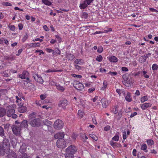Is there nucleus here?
Returning a JSON list of instances; mask_svg holds the SVG:
<instances>
[{"label": "nucleus", "mask_w": 158, "mask_h": 158, "mask_svg": "<svg viewBox=\"0 0 158 158\" xmlns=\"http://www.w3.org/2000/svg\"><path fill=\"white\" fill-rule=\"evenodd\" d=\"M56 145L59 148H64L66 146V141L64 139H58L56 142Z\"/></svg>", "instance_id": "20e7f679"}, {"label": "nucleus", "mask_w": 158, "mask_h": 158, "mask_svg": "<svg viewBox=\"0 0 158 158\" xmlns=\"http://www.w3.org/2000/svg\"><path fill=\"white\" fill-rule=\"evenodd\" d=\"M103 59V58L102 56L101 55H99L98 56H97L96 60L98 61V62H101Z\"/></svg>", "instance_id": "72a5a7b5"}, {"label": "nucleus", "mask_w": 158, "mask_h": 158, "mask_svg": "<svg viewBox=\"0 0 158 158\" xmlns=\"http://www.w3.org/2000/svg\"><path fill=\"white\" fill-rule=\"evenodd\" d=\"M43 123L44 125H51V122L47 119H45L43 121Z\"/></svg>", "instance_id": "7c9ffc66"}, {"label": "nucleus", "mask_w": 158, "mask_h": 158, "mask_svg": "<svg viewBox=\"0 0 158 158\" xmlns=\"http://www.w3.org/2000/svg\"><path fill=\"white\" fill-rule=\"evenodd\" d=\"M43 28L46 31H48L49 29L46 25H44L43 27Z\"/></svg>", "instance_id": "bf43d9fd"}, {"label": "nucleus", "mask_w": 158, "mask_h": 158, "mask_svg": "<svg viewBox=\"0 0 158 158\" xmlns=\"http://www.w3.org/2000/svg\"><path fill=\"white\" fill-rule=\"evenodd\" d=\"M110 145L113 148H115L118 146V145H119L116 142H114V141L111 140L110 141Z\"/></svg>", "instance_id": "a878e982"}, {"label": "nucleus", "mask_w": 158, "mask_h": 158, "mask_svg": "<svg viewBox=\"0 0 158 158\" xmlns=\"http://www.w3.org/2000/svg\"><path fill=\"white\" fill-rule=\"evenodd\" d=\"M74 67L75 69L78 70H80L81 69V67L79 66V65L77 64H75Z\"/></svg>", "instance_id": "603ef678"}, {"label": "nucleus", "mask_w": 158, "mask_h": 158, "mask_svg": "<svg viewBox=\"0 0 158 158\" xmlns=\"http://www.w3.org/2000/svg\"><path fill=\"white\" fill-rule=\"evenodd\" d=\"M33 77L35 80L39 83L41 84L43 83L44 81L42 78L38 74H34Z\"/></svg>", "instance_id": "6e6552de"}, {"label": "nucleus", "mask_w": 158, "mask_h": 158, "mask_svg": "<svg viewBox=\"0 0 158 158\" xmlns=\"http://www.w3.org/2000/svg\"><path fill=\"white\" fill-rule=\"evenodd\" d=\"M27 110V107L24 106L19 107L18 109V111L20 113H24Z\"/></svg>", "instance_id": "6ab92c4d"}, {"label": "nucleus", "mask_w": 158, "mask_h": 158, "mask_svg": "<svg viewBox=\"0 0 158 158\" xmlns=\"http://www.w3.org/2000/svg\"><path fill=\"white\" fill-rule=\"evenodd\" d=\"M148 99V97L147 96H145L142 97L140 99V101L142 103H143L147 101Z\"/></svg>", "instance_id": "393cba45"}, {"label": "nucleus", "mask_w": 158, "mask_h": 158, "mask_svg": "<svg viewBox=\"0 0 158 158\" xmlns=\"http://www.w3.org/2000/svg\"><path fill=\"white\" fill-rule=\"evenodd\" d=\"M45 50L47 52H48L49 53H51L52 52H53V50L52 49H50V48H46Z\"/></svg>", "instance_id": "0e129e2a"}, {"label": "nucleus", "mask_w": 158, "mask_h": 158, "mask_svg": "<svg viewBox=\"0 0 158 158\" xmlns=\"http://www.w3.org/2000/svg\"><path fill=\"white\" fill-rule=\"evenodd\" d=\"M108 74L113 77L117 75L118 73L116 72H111V71H110L108 73Z\"/></svg>", "instance_id": "58836bf2"}, {"label": "nucleus", "mask_w": 158, "mask_h": 158, "mask_svg": "<svg viewBox=\"0 0 158 158\" xmlns=\"http://www.w3.org/2000/svg\"><path fill=\"white\" fill-rule=\"evenodd\" d=\"M103 51V48L102 47L100 46L98 47L97 50V52L99 53H101Z\"/></svg>", "instance_id": "3c124183"}, {"label": "nucleus", "mask_w": 158, "mask_h": 158, "mask_svg": "<svg viewBox=\"0 0 158 158\" xmlns=\"http://www.w3.org/2000/svg\"><path fill=\"white\" fill-rule=\"evenodd\" d=\"M87 6V4L85 1L83 3L81 4L80 6V7L81 9H84Z\"/></svg>", "instance_id": "c756f323"}, {"label": "nucleus", "mask_w": 158, "mask_h": 158, "mask_svg": "<svg viewBox=\"0 0 158 158\" xmlns=\"http://www.w3.org/2000/svg\"><path fill=\"white\" fill-rule=\"evenodd\" d=\"M56 86L57 89L61 92H63L65 89L64 87L60 85H56Z\"/></svg>", "instance_id": "412c9836"}, {"label": "nucleus", "mask_w": 158, "mask_h": 158, "mask_svg": "<svg viewBox=\"0 0 158 158\" xmlns=\"http://www.w3.org/2000/svg\"><path fill=\"white\" fill-rule=\"evenodd\" d=\"M158 67L157 64H153L152 67V69L153 70H156L158 69Z\"/></svg>", "instance_id": "ea45409f"}, {"label": "nucleus", "mask_w": 158, "mask_h": 158, "mask_svg": "<svg viewBox=\"0 0 158 158\" xmlns=\"http://www.w3.org/2000/svg\"><path fill=\"white\" fill-rule=\"evenodd\" d=\"M88 17V14L86 12H83L81 15V17L82 18L86 19Z\"/></svg>", "instance_id": "c9c22d12"}, {"label": "nucleus", "mask_w": 158, "mask_h": 158, "mask_svg": "<svg viewBox=\"0 0 158 158\" xmlns=\"http://www.w3.org/2000/svg\"><path fill=\"white\" fill-rule=\"evenodd\" d=\"M123 137L124 140H125L127 138V133L125 131H124L123 132Z\"/></svg>", "instance_id": "864d4df0"}, {"label": "nucleus", "mask_w": 158, "mask_h": 158, "mask_svg": "<svg viewBox=\"0 0 158 158\" xmlns=\"http://www.w3.org/2000/svg\"><path fill=\"white\" fill-rule=\"evenodd\" d=\"M95 90V88L93 87L89 89L88 90V92L89 93H92Z\"/></svg>", "instance_id": "8fccbe9b"}, {"label": "nucleus", "mask_w": 158, "mask_h": 158, "mask_svg": "<svg viewBox=\"0 0 158 158\" xmlns=\"http://www.w3.org/2000/svg\"><path fill=\"white\" fill-rule=\"evenodd\" d=\"M58 71L61 72V71L60 70H54V69H49L46 71L45 72L46 73H50V72H57Z\"/></svg>", "instance_id": "a19ab883"}, {"label": "nucleus", "mask_w": 158, "mask_h": 158, "mask_svg": "<svg viewBox=\"0 0 158 158\" xmlns=\"http://www.w3.org/2000/svg\"><path fill=\"white\" fill-rule=\"evenodd\" d=\"M121 70L123 71L127 72L128 70L127 68L125 67H122L121 69Z\"/></svg>", "instance_id": "5fc2aeb1"}, {"label": "nucleus", "mask_w": 158, "mask_h": 158, "mask_svg": "<svg viewBox=\"0 0 158 158\" xmlns=\"http://www.w3.org/2000/svg\"><path fill=\"white\" fill-rule=\"evenodd\" d=\"M64 136V134L63 132H59L57 133L54 136V138L56 139H63Z\"/></svg>", "instance_id": "f8f14e48"}, {"label": "nucleus", "mask_w": 158, "mask_h": 158, "mask_svg": "<svg viewBox=\"0 0 158 158\" xmlns=\"http://www.w3.org/2000/svg\"><path fill=\"white\" fill-rule=\"evenodd\" d=\"M94 0H85L87 5H89Z\"/></svg>", "instance_id": "13d9d810"}, {"label": "nucleus", "mask_w": 158, "mask_h": 158, "mask_svg": "<svg viewBox=\"0 0 158 158\" xmlns=\"http://www.w3.org/2000/svg\"><path fill=\"white\" fill-rule=\"evenodd\" d=\"M4 134V131L3 128L0 126V135L3 136Z\"/></svg>", "instance_id": "de8ad7c7"}, {"label": "nucleus", "mask_w": 158, "mask_h": 158, "mask_svg": "<svg viewBox=\"0 0 158 158\" xmlns=\"http://www.w3.org/2000/svg\"><path fill=\"white\" fill-rule=\"evenodd\" d=\"M29 73L27 71H24L23 72L22 74H20L19 75V77L20 78L22 79H25L26 77V79L28 81H29V79L27 77Z\"/></svg>", "instance_id": "9d476101"}, {"label": "nucleus", "mask_w": 158, "mask_h": 158, "mask_svg": "<svg viewBox=\"0 0 158 158\" xmlns=\"http://www.w3.org/2000/svg\"><path fill=\"white\" fill-rule=\"evenodd\" d=\"M40 98L41 100H43L46 97L45 95L41 94L40 96Z\"/></svg>", "instance_id": "052dcab7"}, {"label": "nucleus", "mask_w": 158, "mask_h": 158, "mask_svg": "<svg viewBox=\"0 0 158 158\" xmlns=\"http://www.w3.org/2000/svg\"><path fill=\"white\" fill-rule=\"evenodd\" d=\"M15 98L16 99V102L18 103H20L22 100L21 97H19L18 96H15Z\"/></svg>", "instance_id": "c03bdc74"}, {"label": "nucleus", "mask_w": 158, "mask_h": 158, "mask_svg": "<svg viewBox=\"0 0 158 158\" xmlns=\"http://www.w3.org/2000/svg\"><path fill=\"white\" fill-rule=\"evenodd\" d=\"M76 147L73 145L69 146L66 149V158H73V154L77 151Z\"/></svg>", "instance_id": "7ed1b4c3"}, {"label": "nucleus", "mask_w": 158, "mask_h": 158, "mask_svg": "<svg viewBox=\"0 0 158 158\" xmlns=\"http://www.w3.org/2000/svg\"><path fill=\"white\" fill-rule=\"evenodd\" d=\"M67 101L65 99H63L59 102V106L60 107H61L63 109L65 108V107L67 105Z\"/></svg>", "instance_id": "1a4fd4ad"}, {"label": "nucleus", "mask_w": 158, "mask_h": 158, "mask_svg": "<svg viewBox=\"0 0 158 158\" xmlns=\"http://www.w3.org/2000/svg\"><path fill=\"white\" fill-rule=\"evenodd\" d=\"M28 37V35L27 34H25L22 39L23 42H24L27 40Z\"/></svg>", "instance_id": "a18cd8bd"}, {"label": "nucleus", "mask_w": 158, "mask_h": 158, "mask_svg": "<svg viewBox=\"0 0 158 158\" xmlns=\"http://www.w3.org/2000/svg\"><path fill=\"white\" fill-rule=\"evenodd\" d=\"M74 86L78 90H81L84 88L83 85L80 82L76 81L74 82Z\"/></svg>", "instance_id": "423d86ee"}, {"label": "nucleus", "mask_w": 158, "mask_h": 158, "mask_svg": "<svg viewBox=\"0 0 158 158\" xmlns=\"http://www.w3.org/2000/svg\"><path fill=\"white\" fill-rule=\"evenodd\" d=\"M10 143L8 140L4 139L2 144H0V155H4L5 153L8 154L10 151Z\"/></svg>", "instance_id": "f257e3e1"}, {"label": "nucleus", "mask_w": 158, "mask_h": 158, "mask_svg": "<svg viewBox=\"0 0 158 158\" xmlns=\"http://www.w3.org/2000/svg\"><path fill=\"white\" fill-rule=\"evenodd\" d=\"M17 155L15 152L13 151H11L7 156V158H16Z\"/></svg>", "instance_id": "f3484780"}, {"label": "nucleus", "mask_w": 158, "mask_h": 158, "mask_svg": "<svg viewBox=\"0 0 158 158\" xmlns=\"http://www.w3.org/2000/svg\"><path fill=\"white\" fill-rule=\"evenodd\" d=\"M132 154L134 156H136V151L135 149H134L133 150L132 152Z\"/></svg>", "instance_id": "338daca9"}, {"label": "nucleus", "mask_w": 158, "mask_h": 158, "mask_svg": "<svg viewBox=\"0 0 158 158\" xmlns=\"http://www.w3.org/2000/svg\"><path fill=\"white\" fill-rule=\"evenodd\" d=\"M60 52L59 49H56L55 51L53 52L52 54L53 55H55L56 54H60Z\"/></svg>", "instance_id": "79ce46f5"}, {"label": "nucleus", "mask_w": 158, "mask_h": 158, "mask_svg": "<svg viewBox=\"0 0 158 158\" xmlns=\"http://www.w3.org/2000/svg\"><path fill=\"white\" fill-rule=\"evenodd\" d=\"M3 5H5L6 6H11L12 5L11 4L8 2H4Z\"/></svg>", "instance_id": "e2e57ef3"}, {"label": "nucleus", "mask_w": 158, "mask_h": 158, "mask_svg": "<svg viewBox=\"0 0 158 158\" xmlns=\"http://www.w3.org/2000/svg\"><path fill=\"white\" fill-rule=\"evenodd\" d=\"M63 126V123L62 121L58 119L54 122V127L56 129H60Z\"/></svg>", "instance_id": "39448f33"}, {"label": "nucleus", "mask_w": 158, "mask_h": 158, "mask_svg": "<svg viewBox=\"0 0 158 158\" xmlns=\"http://www.w3.org/2000/svg\"><path fill=\"white\" fill-rule=\"evenodd\" d=\"M107 59L111 62L116 63L118 61V59L115 56H111L107 57Z\"/></svg>", "instance_id": "4468645a"}, {"label": "nucleus", "mask_w": 158, "mask_h": 158, "mask_svg": "<svg viewBox=\"0 0 158 158\" xmlns=\"http://www.w3.org/2000/svg\"><path fill=\"white\" fill-rule=\"evenodd\" d=\"M66 57L67 59L70 60H73L75 58L74 56L71 54H67Z\"/></svg>", "instance_id": "4be33fe9"}, {"label": "nucleus", "mask_w": 158, "mask_h": 158, "mask_svg": "<svg viewBox=\"0 0 158 158\" xmlns=\"http://www.w3.org/2000/svg\"><path fill=\"white\" fill-rule=\"evenodd\" d=\"M49 84L53 86L56 85H57L56 84V83L53 81H50L49 82Z\"/></svg>", "instance_id": "680f3d73"}, {"label": "nucleus", "mask_w": 158, "mask_h": 158, "mask_svg": "<svg viewBox=\"0 0 158 158\" xmlns=\"http://www.w3.org/2000/svg\"><path fill=\"white\" fill-rule=\"evenodd\" d=\"M15 113V110L14 109H11V113H10L8 111L7 113V116L9 117L12 116V118L15 119L17 118V115L16 114H14Z\"/></svg>", "instance_id": "ddd939ff"}, {"label": "nucleus", "mask_w": 158, "mask_h": 158, "mask_svg": "<svg viewBox=\"0 0 158 158\" xmlns=\"http://www.w3.org/2000/svg\"><path fill=\"white\" fill-rule=\"evenodd\" d=\"M74 63L76 64L79 65H82L84 64V60L79 59H76L74 61Z\"/></svg>", "instance_id": "a211bd4d"}, {"label": "nucleus", "mask_w": 158, "mask_h": 158, "mask_svg": "<svg viewBox=\"0 0 158 158\" xmlns=\"http://www.w3.org/2000/svg\"><path fill=\"white\" fill-rule=\"evenodd\" d=\"M152 106V104L150 103H145L142 105L141 108L143 110H145L148 108Z\"/></svg>", "instance_id": "dca6fc26"}, {"label": "nucleus", "mask_w": 158, "mask_h": 158, "mask_svg": "<svg viewBox=\"0 0 158 158\" xmlns=\"http://www.w3.org/2000/svg\"><path fill=\"white\" fill-rule=\"evenodd\" d=\"M71 76L74 77H77L78 78H81L82 77V76L80 75H77L73 73L71 74Z\"/></svg>", "instance_id": "4c0bfd02"}, {"label": "nucleus", "mask_w": 158, "mask_h": 158, "mask_svg": "<svg viewBox=\"0 0 158 158\" xmlns=\"http://www.w3.org/2000/svg\"><path fill=\"white\" fill-rule=\"evenodd\" d=\"M42 2L45 5L50 6L51 4V2L48 0H42Z\"/></svg>", "instance_id": "c85d7f7f"}, {"label": "nucleus", "mask_w": 158, "mask_h": 158, "mask_svg": "<svg viewBox=\"0 0 158 158\" xmlns=\"http://www.w3.org/2000/svg\"><path fill=\"white\" fill-rule=\"evenodd\" d=\"M5 39L4 38H2L0 39V44H3L4 43V40Z\"/></svg>", "instance_id": "69168bd1"}, {"label": "nucleus", "mask_w": 158, "mask_h": 158, "mask_svg": "<svg viewBox=\"0 0 158 158\" xmlns=\"http://www.w3.org/2000/svg\"><path fill=\"white\" fill-rule=\"evenodd\" d=\"M147 72L145 71H143L142 72V73L143 75L144 76L145 78H148L149 77V76L148 75L146 74Z\"/></svg>", "instance_id": "49530a36"}, {"label": "nucleus", "mask_w": 158, "mask_h": 158, "mask_svg": "<svg viewBox=\"0 0 158 158\" xmlns=\"http://www.w3.org/2000/svg\"><path fill=\"white\" fill-rule=\"evenodd\" d=\"M147 146L146 144L143 143L141 146V149L143 150L145 152H147L148 151L147 150Z\"/></svg>", "instance_id": "b1692460"}, {"label": "nucleus", "mask_w": 158, "mask_h": 158, "mask_svg": "<svg viewBox=\"0 0 158 158\" xmlns=\"http://www.w3.org/2000/svg\"><path fill=\"white\" fill-rule=\"evenodd\" d=\"M23 50L22 49H19L18 52V53L16 54V55L17 56H19L20 55V54H21V52H22Z\"/></svg>", "instance_id": "774afa93"}, {"label": "nucleus", "mask_w": 158, "mask_h": 158, "mask_svg": "<svg viewBox=\"0 0 158 158\" xmlns=\"http://www.w3.org/2000/svg\"><path fill=\"white\" fill-rule=\"evenodd\" d=\"M84 114L83 112L81 110H79L78 112V115L79 117L80 118H82L83 117Z\"/></svg>", "instance_id": "f704fd0d"}, {"label": "nucleus", "mask_w": 158, "mask_h": 158, "mask_svg": "<svg viewBox=\"0 0 158 158\" xmlns=\"http://www.w3.org/2000/svg\"><path fill=\"white\" fill-rule=\"evenodd\" d=\"M148 144L149 146H152L154 143V141L152 139H148L147 141Z\"/></svg>", "instance_id": "2f4dec72"}, {"label": "nucleus", "mask_w": 158, "mask_h": 158, "mask_svg": "<svg viewBox=\"0 0 158 158\" xmlns=\"http://www.w3.org/2000/svg\"><path fill=\"white\" fill-rule=\"evenodd\" d=\"M12 129L14 134L16 135L20 134L21 130L20 127L14 125L12 127Z\"/></svg>", "instance_id": "0eeeda50"}, {"label": "nucleus", "mask_w": 158, "mask_h": 158, "mask_svg": "<svg viewBox=\"0 0 158 158\" xmlns=\"http://www.w3.org/2000/svg\"><path fill=\"white\" fill-rule=\"evenodd\" d=\"M36 113H32L29 115V124L33 127H38L41 124L40 120L35 117Z\"/></svg>", "instance_id": "f03ea898"}, {"label": "nucleus", "mask_w": 158, "mask_h": 158, "mask_svg": "<svg viewBox=\"0 0 158 158\" xmlns=\"http://www.w3.org/2000/svg\"><path fill=\"white\" fill-rule=\"evenodd\" d=\"M55 37L57 39V40L60 43L61 41V38L58 35H55Z\"/></svg>", "instance_id": "37998d69"}, {"label": "nucleus", "mask_w": 158, "mask_h": 158, "mask_svg": "<svg viewBox=\"0 0 158 158\" xmlns=\"http://www.w3.org/2000/svg\"><path fill=\"white\" fill-rule=\"evenodd\" d=\"M118 107L117 106H115L111 110V111L114 114H116L118 112Z\"/></svg>", "instance_id": "bb28decb"}, {"label": "nucleus", "mask_w": 158, "mask_h": 158, "mask_svg": "<svg viewBox=\"0 0 158 158\" xmlns=\"http://www.w3.org/2000/svg\"><path fill=\"white\" fill-rule=\"evenodd\" d=\"M26 47L28 48H35L37 47H40V43H35L32 44H26Z\"/></svg>", "instance_id": "9b49d317"}, {"label": "nucleus", "mask_w": 158, "mask_h": 158, "mask_svg": "<svg viewBox=\"0 0 158 158\" xmlns=\"http://www.w3.org/2000/svg\"><path fill=\"white\" fill-rule=\"evenodd\" d=\"M8 111L7 112V114L8 113V112H9L10 113H11V109H14V107H12L11 106H9L8 107Z\"/></svg>", "instance_id": "6e6d98bb"}, {"label": "nucleus", "mask_w": 158, "mask_h": 158, "mask_svg": "<svg viewBox=\"0 0 158 158\" xmlns=\"http://www.w3.org/2000/svg\"><path fill=\"white\" fill-rule=\"evenodd\" d=\"M21 127H27L28 126L27 121L26 120H24L21 123Z\"/></svg>", "instance_id": "cd10ccee"}, {"label": "nucleus", "mask_w": 158, "mask_h": 158, "mask_svg": "<svg viewBox=\"0 0 158 158\" xmlns=\"http://www.w3.org/2000/svg\"><path fill=\"white\" fill-rule=\"evenodd\" d=\"M119 137L118 135H115L112 138V140L115 141H118L119 140Z\"/></svg>", "instance_id": "e433bc0d"}, {"label": "nucleus", "mask_w": 158, "mask_h": 158, "mask_svg": "<svg viewBox=\"0 0 158 158\" xmlns=\"http://www.w3.org/2000/svg\"><path fill=\"white\" fill-rule=\"evenodd\" d=\"M6 113V110L2 108H0V117L4 116Z\"/></svg>", "instance_id": "aec40b11"}, {"label": "nucleus", "mask_w": 158, "mask_h": 158, "mask_svg": "<svg viewBox=\"0 0 158 158\" xmlns=\"http://www.w3.org/2000/svg\"><path fill=\"white\" fill-rule=\"evenodd\" d=\"M8 27L12 31H14L15 30V27L13 25H9Z\"/></svg>", "instance_id": "09e8293b"}, {"label": "nucleus", "mask_w": 158, "mask_h": 158, "mask_svg": "<svg viewBox=\"0 0 158 158\" xmlns=\"http://www.w3.org/2000/svg\"><path fill=\"white\" fill-rule=\"evenodd\" d=\"M89 136L91 138L95 141H97L98 139V137L94 134H90Z\"/></svg>", "instance_id": "473e14b6"}, {"label": "nucleus", "mask_w": 158, "mask_h": 158, "mask_svg": "<svg viewBox=\"0 0 158 158\" xmlns=\"http://www.w3.org/2000/svg\"><path fill=\"white\" fill-rule=\"evenodd\" d=\"M107 85L108 83L106 81H104L103 82V85L102 87L101 90H102L105 91L106 88L107 87Z\"/></svg>", "instance_id": "5701e85b"}, {"label": "nucleus", "mask_w": 158, "mask_h": 158, "mask_svg": "<svg viewBox=\"0 0 158 158\" xmlns=\"http://www.w3.org/2000/svg\"><path fill=\"white\" fill-rule=\"evenodd\" d=\"M124 96L125 99L127 101L130 102L132 101V98L130 93L127 92L126 94H125Z\"/></svg>", "instance_id": "2eb2a0df"}, {"label": "nucleus", "mask_w": 158, "mask_h": 158, "mask_svg": "<svg viewBox=\"0 0 158 158\" xmlns=\"http://www.w3.org/2000/svg\"><path fill=\"white\" fill-rule=\"evenodd\" d=\"M35 52H39L40 53L39 55H40L41 54H44V52H43V51L42 50H37L35 51Z\"/></svg>", "instance_id": "4d7b16f0"}]
</instances>
